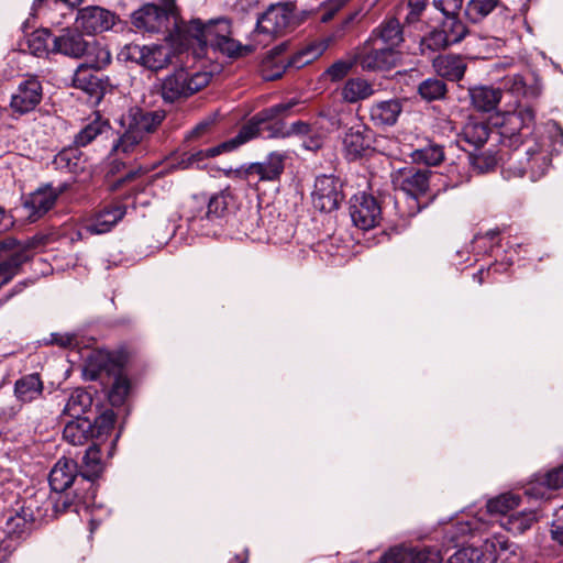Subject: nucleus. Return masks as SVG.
Returning a JSON list of instances; mask_svg holds the SVG:
<instances>
[{
  "label": "nucleus",
  "mask_w": 563,
  "mask_h": 563,
  "mask_svg": "<svg viewBox=\"0 0 563 563\" xmlns=\"http://www.w3.org/2000/svg\"><path fill=\"white\" fill-rule=\"evenodd\" d=\"M536 111L531 106H517L506 112L499 124L500 143L508 147L503 159V176L507 179L527 176L537 181L551 167L552 154L549 137L533 134Z\"/></svg>",
  "instance_id": "nucleus-1"
},
{
  "label": "nucleus",
  "mask_w": 563,
  "mask_h": 563,
  "mask_svg": "<svg viewBox=\"0 0 563 563\" xmlns=\"http://www.w3.org/2000/svg\"><path fill=\"white\" fill-rule=\"evenodd\" d=\"M183 32V47L196 43L191 55L195 63L191 67L205 70L212 66V57L218 53L229 59L242 57L251 52V46L242 45L232 37L231 20L224 16L203 22L191 19L178 26Z\"/></svg>",
  "instance_id": "nucleus-2"
},
{
  "label": "nucleus",
  "mask_w": 563,
  "mask_h": 563,
  "mask_svg": "<svg viewBox=\"0 0 563 563\" xmlns=\"http://www.w3.org/2000/svg\"><path fill=\"white\" fill-rule=\"evenodd\" d=\"M404 42L402 26L389 18L375 27L361 49L351 52L334 62L327 70H390L400 65L401 54L395 47Z\"/></svg>",
  "instance_id": "nucleus-3"
},
{
  "label": "nucleus",
  "mask_w": 563,
  "mask_h": 563,
  "mask_svg": "<svg viewBox=\"0 0 563 563\" xmlns=\"http://www.w3.org/2000/svg\"><path fill=\"white\" fill-rule=\"evenodd\" d=\"M299 104L297 98H291L286 102L273 104L264 108L251 117L246 122V126L253 130L254 139L267 132V137L285 139L290 135L307 136L313 133L314 128L308 122L296 121L290 128H286L285 119L289 117L291 110Z\"/></svg>",
  "instance_id": "nucleus-4"
},
{
  "label": "nucleus",
  "mask_w": 563,
  "mask_h": 563,
  "mask_svg": "<svg viewBox=\"0 0 563 563\" xmlns=\"http://www.w3.org/2000/svg\"><path fill=\"white\" fill-rule=\"evenodd\" d=\"M231 201L232 196L227 191L210 197L206 194L192 196L188 217L190 228L207 236L219 234Z\"/></svg>",
  "instance_id": "nucleus-5"
},
{
  "label": "nucleus",
  "mask_w": 563,
  "mask_h": 563,
  "mask_svg": "<svg viewBox=\"0 0 563 563\" xmlns=\"http://www.w3.org/2000/svg\"><path fill=\"white\" fill-rule=\"evenodd\" d=\"M431 176L430 169L413 166L397 172L393 183L401 196L395 198V208L401 219L412 218L421 211L419 198L428 191Z\"/></svg>",
  "instance_id": "nucleus-6"
},
{
  "label": "nucleus",
  "mask_w": 563,
  "mask_h": 563,
  "mask_svg": "<svg viewBox=\"0 0 563 563\" xmlns=\"http://www.w3.org/2000/svg\"><path fill=\"white\" fill-rule=\"evenodd\" d=\"M131 22L135 29L144 33H164L173 44L183 47V32L178 26L186 21L168 13V9H161L156 3H145L132 13Z\"/></svg>",
  "instance_id": "nucleus-7"
},
{
  "label": "nucleus",
  "mask_w": 563,
  "mask_h": 563,
  "mask_svg": "<svg viewBox=\"0 0 563 563\" xmlns=\"http://www.w3.org/2000/svg\"><path fill=\"white\" fill-rule=\"evenodd\" d=\"M115 423L112 409H104L93 418H78L68 421L63 430V439L71 445H84L88 441H106Z\"/></svg>",
  "instance_id": "nucleus-8"
},
{
  "label": "nucleus",
  "mask_w": 563,
  "mask_h": 563,
  "mask_svg": "<svg viewBox=\"0 0 563 563\" xmlns=\"http://www.w3.org/2000/svg\"><path fill=\"white\" fill-rule=\"evenodd\" d=\"M295 24L294 8L290 3H271L265 11L257 14L254 36L263 37L256 41L265 45L266 42L286 35Z\"/></svg>",
  "instance_id": "nucleus-9"
},
{
  "label": "nucleus",
  "mask_w": 563,
  "mask_h": 563,
  "mask_svg": "<svg viewBox=\"0 0 563 563\" xmlns=\"http://www.w3.org/2000/svg\"><path fill=\"white\" fill-rule=\"evenodd\" d=\"M169 49L159 46L124 45L117 55L120 63L126 67L142 66L147 70H163L169 63Z\"/></svg>",
  "instance_id": "nucleus-10"
},
{
  "label": "nucleus",
  "mask_w": 563,
  "mask_h": 563,
  "mask_svg": "<svg viewBox=\"0 0 563 563\" xmlns=\"http://www.w3.org/2000/svg\"><path fill=\"white\" fill-rule=\"evenodd\" d=\"M214 73H170L162 84V97L166 102L187 98L205 88Z\"/></svg>",
  "instance_id": "nucleus-11"
},
{
  "label": "nucleus",
  "mask_w": 563,
  "mask_h": 563,
  "mask_svg": "<svg viewBox=\"0 0 563 563\" xmlns=\"http://www.w3.org/2000/svg\"><path fill=\"white\" fill-rule=\"evenodd\" d=\"M345 199L344 183L334 175H320L316 178L311 201L314 209L331 213L336 211Z\"/></svg>",
  "instance_id": "nucleus-12"
},
{
  "label": "nucleus",
  "mask_w": 563,
  "mask_h": 563,
  "mask_svg": "<svg viewBox=\"0 0 563 563\" xmlns=\"http://www.w3.org/2000/svg\"><path fill=\"white\" fill-rule=\"evenodd\" d=\"M122 357L106 350L93 351L86 360L84 366L85 379L90 382L99 380L107 386L114 375L123 372Z\"/></svg>",
  "instance_id": "nucleus-13"
},
{
  "label": "nucleus",
  "mask_w": 563,
  "mask_h": 563,
  "mask_svg": "<svg viewBox=\"0 0 563 563\" xmlns=\"http://www.w3.org/2000/svg\"><path fill=\"white\" fill-rule=\"evenodd\" d=\"M104 441H96L85 451L81 465L79 466V477L82 484L84 495L81 500L84 504H93L97 496V479L103 472V463L101 461L100 445Z\"/></svg>",
  "instance_id": "nucleus-14"
},
{
  "label": "nucleus",
  "mask_w": 563,
  "mask_h": 563,
  "mask_svg": "<svg viewBox=\"0 0 563 563\" xmlns=\"http://www.w3.org/2000/svg\"><path fill=\"white\" fill-rule=\"evenodd\" d=\"M375 133L365 124L358 123L347 129L342 145L347 161L371 157L375 152Z\"/></svg>",
  "instance_id": "nucleus-15"
},
{
  "label": "nucleus",
  "mask_w": 563,
  "mask_h": 563,
  "mask_svg": "<svg viewBox=\"0 0 563 563\" xmlns=\"http://www.w3.org/2000/svg\"><path fill=\"white\" fill-rule=\"evenodd\" d=\"M349 211L353 224L364 231L379 225L382 221L380 203L366 192L354 195L350 199Z\"/></svg>",
  "instance_id": "nucleus-16"
},
{
  "label": "nucleus",
  "mask_w": 563,
  "mask_h": 563,
  "mask_svg": "<svg viewBox=\"0 0 563 563\" xmlns=\"http://www.w3.org/2000/svg\"><path fill=\"white\" fill-rule=\"evenodd\" d=\"M43 98L41 81L35 76H30L18 85L11 95L9 109L13 118H20L35 110Z\"/></svg>",
  "instance_id": "nucleus-17"
},
{
  "label": "nucleus",
  "mask_w": 563,
  "mask_h": 563,
  "mask_svg": "<svg viewBox=\"0 0 563 563\" xmlns=\"http://www.w3.org/2000/svg\"><path fill=\"white\" fill-rule=\"evenodd\" d=\"M288 158L286 151H273L265 156L264 161L243 166L239 173L249 181L254 176H257L260 181H278L285 172Z\"/></svg>",
  "instance_id": "nucleus-18"
},
{
  "label": "nucleus",
  "mask_w": 563,
  "mask_h": 563,
  "mask_svg": "<svg viewBox=\"0 0 563 563\" xmlns=\"http://www.w3.org/2000/svg\"><path fill=\"white\" fill-rule=\"evenodd\" d=\"M125 205H107L85 220L79 233L89 235L108 233L125 217Z\"/></svg>",
  "instance_id": "nucleus-19"
},
{
  "label": "nucleus",
  "mask_w": 563,
  "mask_h": 563,
  "mask_svg": "<svg viewBox=\"0 0 563 563\" xmlns=\"http://www.w3.org/2000/svg\"><path fill=\"white\" fill-rule=\"evenodd\" d=\"M166 118L164 110H146L141 107H132L122 119V125L128 126L141 137L157 130Z\"/></svg>",
  "instance_id": "nucleus-20"
},
{
  "label": "nucleus",
  "mask_w": 563,
  "mask_h": 563,
  "mask_svg": "<svg viewBox=\"0 0 563 563\" xmlns=\"http://www.w3.org/2000/svg\"><path fill=\"white\" fill-rule=\"evenodd\" d=\"M254 140L253 130L251 126H246L244 123L238 134L216 146L209 147L207 150H199L189 154H186V158L183 159V163H186L187 167L194 166L197 164L199 166V163L205 161L206 158L216 157L222 153L231 152L240 147L241 145Z\"/></svg>",
  "instance_id": "nucleus-21"
},
{
  "label": "nucleus",
  "mask_w": 563,
  "mask_h": 563,
  "mask_svg": "<svg viewBox=\"0 0 563 563\" xmlns=\"http://www.w3.org/2000/svg\"><path fill=\"white\" fill-rule=\"evenodd\" d=\"M78 29L91 35L110 30L115 23V14L101 7H86L78 11Z\"/></svg>",
  "instance_id": "nucleus-22"
},
{
  "label": "nucleus",
  "mask_w": 563,
  "mask_h": 563,
  "mask_svg": "<svg viewBox=\"0 0 563 563\" xmlns=\"http://www.w3.org/2000/svg\"><path fill=\"white\" fill-rule=\"evenodd\" d=\"M79 473V465L75 460L59 459L48 474L51 489L55 493H65L71 485L82 487Z\"/></svg>",
  "instance_id": "nucleus-23"
},
{
  "label": "nucleus",
  "mask_w": 563,
  "mask_h": 563,
  "mask_svg": "<svg viewBox=\"0 0 563 563\" xmlns=\"http://www.w3.org/2000/svg\"><path fill=\"white\" fill-rule=\"evenodd\" d=\"M444 16L445 19L443 20L441 27L432 31L426 38L429 47L434 46L435 48H443L459 43L465 37L467 29L463 22L459 20L457 14Z\"/></svg>",
  "instance_id": "nucleus-24"
},
{
  "label": "nucleus",
  "mask_w": 563,
  "mask_h": 563,
  "mask_svg": "<svg viewBox=\"0 0 563 563\" xmlns=\"http://www.w3.org/2000/svg\"><path fill=\"white\" fill-rule=\"evenodd\" d=\"M89 42L77 30L66 27L57 36L52 40L51 52L53 54H62L64 56L79 59L84 57L88 51Z\"/></svg>",
  "instance_id": "nucleus-25"
},
{
  "label": "nucleus",
  "mask_w": 563,
  "mask_h": 563,
  "mask_svg": "<svg viewBox=\"0 0 563 563\" xmlns=\"http://www.w3.org/2000/svg\"><path fill=\"white\" fill-rule=\"evenodd\" d=\"M56 203L53 186L46 184L23 198L22 206L27 211L30 222H35L46 214Z\"/></svg>",
  "instance_id": "nucleus-26"
},
{
  "label": "nucleus",
  "mask_w": 563,
  "mask_h": 563,
  "mask_svg": "<svg viewBox=\"0 0 563 563\" xmlns=\"http://www.w3.org/2000/svg\"><path fill=\"white\" fill-rule=\"evenodd\" d=\"M504 88L515 96L537 99L542 91V85L536 73H516L504 78Z\"/></svg>",
  "instance_id": "nucleus-27"
},
{
  "label": "nucleus",
  "mask_w": 563,
  "mask_h": 563,
  "mask_svg": "<svg viewBox=\"0 0 563 563\" xmlns=\"http://www.w3.org/2000/svg\"><path fill=\"white\" fill-rule=\"evenodd\" d=\"M14 396L21 404H30L43 397L44 383L38 373L22 375L14 383Z\"/></svg>",
  "instance_id": "nucleus-28"
},
{
  "label": "nucleus",
  "mask_w": 563,
  "mask_h": 563,
  "mask_svg": "<svg viewBox=\"0 0 563 563\" xmlns=\"http://www.w3.org/2000/svg\"><path fill=\"white\" fill-rule=\"evenodd\" d=\"M92 405L93 398L91 394L82 388H77L69 395L63 413L73 419L93 418L98 415L92 411Z\"/></svg>",
  "instance_id": "nucleus-29"
},
{
  "label": "nucleus",
  "mask_w": 563,
  "mask_h": 563,
  "mask_svg": "<svg viewBox=\"0 0 563 563\" xmlns=\"http://www.w3.org/2000/svg\"><path fill=\"white\" fill-rule=\"evenodd\" d=\"M73 86L99 102L109 87V80L93 73H74Z\"/></svg>",
  "instance_id": "nucleus-30"
},
{
  "label": "nucleus",
  "mask_w": 563,
  "mask_h": 563,
  "mask_svg": "<svg viewBox=\"0 0 563 563\" xmlns=\"http://www.w3.org/2000/svg\"><path fill=\"white\" fill-rule=\"evenodd\" d=\"M489 134L490 128L486 122L471 118L457 134V143L464 142L478 150L487 142Z\"/></svg>",
  "instance_id": "nucleus-31"
},
{
  "label": "nucleus",
  "mask_w": 563,
  "mask_h": 563,
  "mask_svg": "<svg viewBox=\"0 0 563 563\" xmlns=\"http://www.w3.org/2000/svg\"><path fill=\"white\" fill-rule=\"evenodd\" d=\"M507 157V151L504 148L498 152L494 150L470 152L467 164L478 174H486L495 170L500 164L503 168V159Z\"/></svg>",
  "instance_id": "nucleus-32"
},
{
  "label": "nucleus",
  "mask_w": 563,
  "mask_h": 563,
  "mask_svg": "<svg viewBox=\"0 0 563 563\" xmlns=\"http://www.w3.org/2000/svg\"><path fill=\"white\" fill-rule=\"evenodd\" d=\"M401 111L402 107L398 100H385L372 106L369 118L375 126H391L397 122Z\"/></svg>",
  "instance_id": "nucleus-33"
},
{
  "label": "nucleus",
  "mask_w": 563,
  "mask_h": 563,
  "mask_svg": "<svg viewBox=\"0 0 563 563\" xmlns=\"http://www.w3.org/2000/svg\"><path fill=\"white\" fill-rule=\"evenodd\" d=\"M34 522V515L31 506H23L14 515L9 514L5 518L3 531L11 538H21L27 533Z\"/></svg>",
  "instance_id": "nucleus-34"
},
{
  "label": "nucleus",
  "mask_w": 563,
  "mask_h": 563,
  "mask_svg": "<svg viewBox=\"0 0 563 563\" xmlns=\"http://www.w3.org/2000/svg\"><path fill=\"white\" fill-rule=\"evenodd\" d=\"M0 241L5 243L10 242V252L14 256L18 255L21 260L20 263L24 265L33 258L34 251L45 244L46 238L41 234H35L25 240H18L12 236H7Z\"/></svg>",
  "instance_id": "nucleus-35"
},
{
  "label": "nucleus",
  "mask_w": 563,
  "mask_h": 563,
  "mask_svg": "<svg viewBox=\"0 0 563 563\" xmlns=\"http://www.w3.org/2000/svg\"><path fill=\"white\" fill-rule=\"evenodd\" d=\"M10 242L0 241V288L9 284L15 276L23 271L20 257L10 252Z\"/></svg>",
  "instance_id": "nucleus-36"
},
{
  "label": "nucleus",
  "mask_w": 563,
  "mask_h": 563,
  "mask_svg": "<svg viewBox=\"0 0 563 563\" xmlns=\"http://www.w3.org/2000/svg\"><path fill=\"white\" fill-rule=\"evenodd\" d=\"M78 147L76 145L75 147H67L58 152L52 162L55 168L75 175L82 172L86 161Z\"/></svg>",
  "instance_id": "nucleus-37"
},
{
  "label": "nucleus",
  "mask_w": 563,
  "mask_h": 563,
  "mask_svg": "<svg viewBox=\"0 0 563 563\" xmlns=\"http://www.w3.org/2000/svg\"><path fill=\"white\" fill-rule=\"evenodd\" d=\"M111 129L109 120L103 119L99 113L96 114L95 119L87 123L74 139V143L77 146H87L93 142L99 135L108 132Z\"/></svg>",
  "instance_id": "nucleus-38"
},
{
  "label": "nucleus",
  "mask_w": 563,
  "mask_h": 563,
  "mask_svg": "<svg viewBox=\"0 0 563 563\" xmlns=\"http://www.w3.org/2000/svg\"><path fill=\"white\" fill-rule=\"evenodd\" d=\"M374 93V88L371 82L364 78H351L346 80L342 87V98L349 103H355L361 100L367 99Z\"/></svg>",
  "instance_id": "nucleus-39"
},
{
  "label": "nucleus",
  "mask_w": 563,
  "mask_h": 563,
  "mask_svg": "<svg viewBox=\"0 0 563 563\" xmlns=\"http://www.w3.org/2000/svg\"><path fill=\"white\" fill-rule=\"evenodd\" d=\"M324 51V45L319 43H311L305 46L303 48L297 51L291 56L286 58V63L284 65V70L287 68H294L299 70L313 60H316Z\"/></svg>",
  "instance_id": "nucleus-40"
},
{
  "label": "nucleus",
  "mask_w": 563,
  "mask_h": 563,
  "mask_svg": "<svg viewBox=\"0 0 563 563\" xmlns=\"http://www.w3.org/2000/svg\"><path fill=\"white\" fill-rule=\"evenodd\" d=\"M501 89L493 87H478L471 90L474 106L485 112L494 110L501 99Z\"/></svg>",
  "instance_id": "nucleus-41"
},
{
  "label": "nucleus",
  "mask_w": 563,
  "mask_h": 563,
  "mask_svg": "<svg viewBox=\"0 0 563 563\" xmlns=\"http://www.w3.org/2000/svg\"><path fill=\"white\" fill-rule=\"evenodd\" d=\"M57 496L54 499V511L57 515H63L68 511L79 514L81 508H88L91 504H84L81 496L84 495L82 487H76L74 490V498L69 497L68 493H56Z\"/></svg>",
  "instance_id": "nucleus-42"
},
{
  "label": "nucleus",
  "mask_w": 563,
  "mask_h": 563,
  "mask_svg": "<svg viewBox=\"0 0 563 563\" xmlns=\"http://www.w3.org/2000/svg\"><path fill=\"white\" fill-rule=\"evenodd\" d=\"M85 56H87L86 64H80L76 70H82L85 66L92 70H101L111 62V53L108 47L102 46L97 42L92 44L89 43V47Z\"/></svg>",
  "instance_id": "nucleus-43"
},
{
  "label": "nucleus",
  "mask_w": 563,
  "mask_h": 563,
  "mask_svg": "<svg viewBox=\"0 0 563 563\" xmlns=\"http://www.w3.org/2000/svg\"><path fill=\"white\" fill-rule=\"evenodd\" d=\"M110 389L108 391V399L113 407H119L124 404L130 390V379L121 372L111 378Z\"/></svg>",
  "instance_id": "nucleus-44"
},
{
  "label": "nucleus",
  "mask_w": 563,
  "mask_h": 563,
  "mask_svg": "<svg viewBox=\"0 0 563 563\" xmlns=\"http://www.w3.org/2000/svg\"><path fill=\"white\" fill-rule=\"evenodd\" d=\"M411 156L415 162L423 163L427 166H437L444 161V147L429 142L424 147L413 151Z\"/></svg>",
  "instance_id": "nucleus-45"
},
{
  "label": "nucleus",
  "mask_w": 563,
  "mask_h": 563,
  "mask_svg": "<svg viewBox=\"0 0 563 563\" xmlns=\"http://www.w3.org/2000/svg\"><path fill=\"white\" fill-rule=\"evenodd\" d=\"M521 498L518 495L507 493L487 501V510L492 515H506L520 505Z\"/></svg>",
  "instance_id": "nucleus-46"
},
{
  "label": "nucleus",
  "mask_w": 563,
  "mask_h": 563,
  "mask_svg": "<svg viewBox=\"0 0 563 563\" xmlns=\"http://www.w3.org/2000/svg\"><path fill=\"white\" fill-rule=\"evenodd\" d=\"M498 2L499 0H468L465 15L473 23L479 22L497 7Z\"/></svg>",
  "instance_id": "nucleus-47"
},
{
  "label": "nucleus",
  "mask_w": 563,
  "mask_h": 563,
  "mask_svg": "<svg viewBox=\"0 0 563 563\" xmlns=\"http://www.w3.org/2000/svg\"><path fill=\"white\" fill-rule=\"evenodd\" d=\"M465 162H453L445 168L446 183L445 188H456L462 184L470 181L471 175Z\"/></svg>",
  "instance_id": "nucleus-48"
},
{
  "label": "nucleus",
  "mask_w": 563,
  "mask_h": 563,
  "mask_svg": "<svg viewBox=\"0 0 563 563\" xmlns=\"http://www.w3.org/2000/svg\"><path fill=\"white\" fill-rule=\"evenodd\" d=\"M49 40L51 33L48 30H36L32 32L26 38L27 49L34 56L41 57L44 55H48L49 53H52L48 48Z\"/></svg>",
  "instance_id": "nucleus-49"
},
{
  "label": "nucleus",
  "mask_w": 563,
  "mask_h": 563,
  "mask_svg": "<svg viewBox=\"0 0 563 563\" xmlns=\"http://www.w3.org/2000/svg\"><path fill=\"white\" fill-rule=\"evenodd\" d=\"M418 91L428 101L438 100L444 97L446 85L442 79L429 78L419 85Z\"/></svg>",
  "instance_id": "nucleus-50"
},
{
  "label": "nucleus",
  "mask_w": 563,
  "mask_h": 563,
  "mask_svg": "<svg viewBox=\"0 0 563 563\" xmlns=\"http://www.w3.org/2000/svg\"><path fill=\"white\" fill-rule=\"evenodd\" d=\"M143 141L139 134L133 132L131 129L125 126L124 133L113 143L111 152L114 154L131 153L135 146H137Z\"/></svg>",
  "instance_id": "nucleus-51"
},
{
  "label": "nucleus",
  "mask_w": 563,
  "mask_h": 563,
  "mask_svg": "<svg viewBox=\"0 0 563 563\" xmlns=\"http://www.w3.org/2000/svg\"><path fill=\"white\" fill-rule=\"evenodd\" d=\"M537 483L549 489H559L563 487V464L554 467L537 477Z\"/></svg>",
  "instance_id": "nucleus-52"
},
{
  "label": "nucleus",
  "mask_w": 563,
  "mask_h": 563,
  "mask_svg": "<svg viewBox=\"0 0 563 563\" xmlns=\"http://www.w3.org/2000/svg\"><path fill=\"white\" fill-rule=\"evenodd\" d=\"M409 563H441L440 551L430 548L409 549Z\"/></svg>",
  "instance_id": "nucleus-53"
},
{
  "label": "nucleus",
  "mask_w": 563,
  "mask_h": 563,
  "mask_svg": "<svg viewBox=\"0 0 563 563\" xmlns=\"http://www.w3.org/2000/svg\"><path fill=\"white\" fill-rule=\"evenodd\" d=\"M434 67H439L440 70H465L466 65L464 60L457 55H444L438 56L434 59Z\"/></svg>",
  "instance_id": "nucleus-54"
},
{
  "label": "nucleus",
  "mask_w": 563,
  "mask_h": 563,
  "mask_svg": "<svg viewBox=\"0 0 563 563\" xmlns=\"http://www.w3.org/2000/svg\"><path fill=\"white\" fill-rule=\"evenodd\" d=\"M479 553L473 548H463L450 556L448 563H478Z\"/></svg>",
  "instance_id": "nucleus-55"
},
{
  "label": "nucleus",
  "mask_w": 563,
  "mask_h": 563,
  "mask_svg": "<svg viewBox=\"0 0 563 563\" xmlns=\"http://www.w3.org/2000/svg\"><path fill=\"white\" fill-rule=\"evenodd\" d=\"M434 7L439 9L443 15L459 14L463 0H433Z\"/></svg>",
  "instance_id": "nucleus-56"
},
{
  "label": "nucleus",
  "mask_w": 563,
  "mask_h": 563,
  "mask_svg": "<svg viewBox=\"0 0 563 563\" xmlns=\"http://www.w3.org/2000/svg\"><path fill=\"white\" fill-rule=\"evenodd\" d=\"M428 2L429 0H409L406 22L412 23L418 21L422 12L426 10Z\"/></svg>",
  "instance_id": "nucleus-57"
},
{
  "label": "nucleus",
  "mask_w": 563,
  "mask_h": 563,
  "mask_svg": "<svg viewBox=\"0 0 563 563\" xmlns=\"http://www.w3.org/2000/svg\"><path fill=\"white\" fill-rule=\"evenodd\" d=\"M551 537L559 544L563 545V511L554 516L551 526Z\"/></svg>",
  "instance_id": "nucleus-58"
},
{
  "label": "nucleus",
  "mask_w": 563,
  "mask_h": 563,
  "mask_svg": "<svg viewBox=\"0 0 563 563\" xmlns=\"http://www.w3.org/2000/svg\"><path fill=\"white\" fill-rule=\"evenodd\" d=\"M260 216L257 211L249 212L245 220L241 221L242 231L244 234L250 235L255 232V229L258 227Z\"/></svg>",
  "instance_id": "nucleus-59"
},
{
  "label": "nucleus",
  "mask_w": 563,
  "mask_h": 563,
  "mask_svg": "<svg viewBox=\"0 0 563 563\" xmlns=\"http://www.w3.org/2000/svg\"><path fill=\"white\" fill-rule=\"evenodd\" d=\"M74 340V335L70 334L52 333L48 343L60 347H68L73 344Z\"/></svg>",
  "instance_id": "nucleus-60"
},
{
  "label": "nucleus",
  "mask_w": 563,
  "mask_h": 563,
  "mask_svg": "<svg viewBox=\"0 0 563 563\" xmlns=\"http://www.w3.org/2000/svg\"><path fill=\"white\" fill-rule=\"evenodd\" d=\"M350 0H329V11L321 16L322 22L329 21L335 12L344 7Z\"/></svg>",
  "instance_id": "nucleus-61"
},
{
  "label": "nucleus",
  "mask_w": 563,
  "mask_h": 563,
  "mask_svg": "<svg viewBox=\"0 0 563 563\" xmlns=\"http://www.w3.org/2000/svg\"><path fill=\"white\" fill-rule=\"evenodd\" d=\"M499 272V266L497 264H494L489 266L488 268H481L476 273L473 274V279L477 282L479 285H482L485 280H487L492 274Z\"/></svg>",
  "instance_id": "nucleus-62"
},
{
  "label": "nucleus",
  "mask_w": 563,
  "mask_h": 563,
  "mask_svg": "<svg viewBox=\"0 0 563 563\" xmlns=\"http://www.w3.org/2000/svg\"><path fill=\"white\" fill-rule=\"evenodd\" d=\"M14 547L11 540H1L0 541V563H4L11 556Z\"/></svg>",
  "instance_id": "nucleus-63"
},
{
  "label": "nucleus",
  "mask_w": 563,
  "mask_h": 563,
  "mask_svg": "<svg viewBox=\"0 0 563 563\" xmlns=\"http://www.w3.org/2000/svg\"><path fill=\"white\" fill-rule=\"evenodd\" d=\"M307 140L303 141V147L310 151H318L322 146V139L317 135L314 132L310 135H307Z\"/></svg>",
  "instance_id": "nucleus-64"
}]
</instances>
